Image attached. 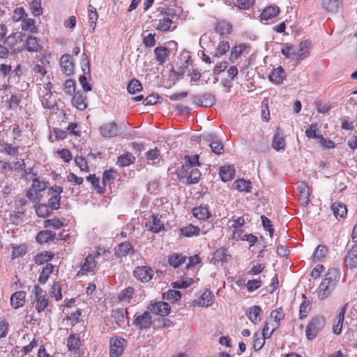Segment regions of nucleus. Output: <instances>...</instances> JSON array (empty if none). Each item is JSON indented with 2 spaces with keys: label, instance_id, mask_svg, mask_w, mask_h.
<instances>
[{
  "label": "nucleus",
  "instance_id": "1",
  "mask_svg": "<svg viewBox=\"0 0 357 357\" xmlns=\"http://www.w3.org/2000/svg\"><path fill=\"white\" fill-rule=\"evenodd\" d=\"M340 278V272L336 268H330L325 275V278L319 284L317 294L321 300L328 298L336 287Z\"/></svg>",
  "mask_w": 357,
  "mask_h": 357
},
{
  "label": "nucleus",
  "instance_id": "2",
  "mask_svg": "<svg viewBox=\"0 0 357 357\" xmlns=\"http://www.w3.org/2000/svg\"><path fill=\"white\" fill-rule=\"evenodd\" d=\"M326 325V320L323 316L314 317L308 323L305 330V335L308 340H314L323 330Z\"/></svg>",
  "mask_w": 357,
  "mask_h": 357
},
{
  "label": "nucleus",
  "instance_id": "3",
  "mask_svg": "<svg viewBox=\"0 0 357 357\" xmlns=\"http://www.w3.org/2000/svg\"><path fill=\"white\" fill-rule=\"evenodd\" d=\"M33 300L36 302V310L38 312H41L45 310L48 305V298L46 292L38 285L34 287Z\"/></svg>",
  "mask_w": 357,
  "mask_h": 357
},
{
  "label": "nucleus",
  "instance_id": "4",
  "mask_svg": "<svg viewBox=\"0 0 357 357\" xmlns=\"http://www.w3.org/2000/svg\"><path fill=\"white\" fill-rule=\"evenodd\" d=\"M23 36L21 31H17L8 36L5 41L13 52H21L24 48Z\"/></svg>",
  "mask_w": 357,
  "mask_h": 357
},
{
  "label": "nucleus",
  "instance_id": "5",
  "mask_svg": "<svg viewBox=\"0 0 357 357\" xmlns=\"http://www.w3.org/2000/svg\"><path fill=\"white\" fill-rule=\"evenodd\" d=\"M134 317L133 325L139 330L147 329L153 323L152 317L147 311L143 313H136Z\"/></svg>",
  "mask_w": 357,
  "mask_h": 357
},
{
  "label": "nucleus",
  "instance_id": "6",
  "mask_svg": "<svg viewBox=\"0 0 357 357\" xmlns=\"http://www.w3.org/2000/svg\"><path fill=\"white\" fill-rule=\"evenodd\" d=\"M100 255V252H97L96 255H89L81 266L80 271L77 273L78 276H82L88 273H92L96 266L95 258Z\"/></svg>",
  "mask_w": 357,
  "mask_h": 357
},
{
  "label": "nucleus",
  "instance_id": "7",
  "mask_svg": "<svg viewBox=\"0 0 357 357\" xmlns=\"http://www.w3.org/2000/svg\"><path fill=\"white\" fill-rule=\"evenodd\" d=\"M100 133L104 137H114L120 134V130L116 123L109 122L100 126Z\"/></svg>",
  "mask_w": 357,
  "mask_h": 357
},
{
  "label": "nucleus",
  "instance_id": "8",
  "mask_svg": "<svg viewBox=\"0 0 357 357\" xmlns=\"http://www.w3.org/2000/svg\"><path fill=\"white\" fill-rule=\"evenodd\" d=\"M51 89L52 84L48 82L43 87H40L39 90V96L43 98V105L45 108H51L54 104V102L50 100L52 98Z\"/></svg>",
  "mask_w": 357,
  "mask_h": 357
},
{
  "label": "nucleus",
  "instance_id": "9",
  "mask_svg": "<svg viewBox=\"0 0 357 357\" xmlns=\"http://www.w3.org/2000/svg\"><path fill=\"white\" fill-rule=\"evenodd\" d=\"M134 275L142 282H149L153 275V271L149 266H138L134 271Z\"/></svg>",
  "mask_w": 357,
  "mask_h": 357
},
{
  "label": "nucleus",
  "instance_id": "10",
  "mask_svg": "<svg viewBox=\"0 0 357 357\" xmlns=\"http://www.w3.org/2000/svg\"><path fill=\"white\" fill-rule=\"evenodd\" d=\"M125 340L123 338L111 339L109 355L111 357H119L124 350Z\"/></svg>",
  "mask_w": 357,
  "mask_h": 357
},
{
  "label": "nucleus",
  "instance_id": "11",
  "mask_svg": "<svg viewBox=\"0 0 357 357\" xmlns=\"http://www.w3.org/2000/svg\"><path fill=\"white\" fill-rule=\"evenodd\" d=\"M60 65L63 73L70 76L74 73V64L69 54H64L60 59Z\"/></svg>",
  "mask_w": 357,
  "mask_h": 357
},
{
  "label": "nucleus",
  "instance_id": "12",
  "mask_svg": "<svg viewBox=\"0 0 357 357\" xmlns=\"http://www.w3.org/2000/svg\"><path fill=\"white\" fill-rule=\"evenodd\" d=\"M151 312L160 316H165L169 313L170 306L166 302H155L150 306Z\"/></svg>",
  "mask_w": 357,
  "mask_h": 357
},
{
  "label": "nucleus",
  "instance_id": "13",
  "mask_svg": "<svg viewBox=\"0 0 357 357\" xmlns=\"http://www.w3.org/2000/svg\"><path fill=\"white\" fill-rule=\"evenodd\" d=\"M298 190L299 192V202L302 206H307L310 202V189L308 185L301 182L298 184Z\"/></svg>",
  "mask_w": 357,
  "mask_h": 357
},
{
  "label": "nucleus",
  "instance_id": "14",
  "mask_svg": "<svg viewBox=\"0 0 357 357\" xmlns=\"http://www.w3.org/2000/svg\"><path fill=\"white\" fill-rule=\"evenodd\" d=\"M146 227L149 231L158 233L164 229V224L156 215H152L146 222Z\"/></svg>",
  "mask_w": 357,
  "mask_h": 357
},
{
  "label": "nucleus",
  "instance_id": "15",
  "mask_svg": "<svg viewBox=\"0 0 357 357\" xmlns=\"http://www.w3.org/2000/svg\"><path fill=\"white\" fill-rule=\"evenodd\" d=\"M311 43L309 40H304L300 43L298 47L296 48V61H301L308 56Z\"/></svg>",
  "mask_w": 357,
  "mask_h": 357
},
{
  "label": "nucleus",
  "instance_id": "16",
  "mask_svg": "<svg viewBox=\"0 0 357 357\" xmlns=\"http://www.w3.org/2000/svg\"><path fill=\"white\" fill-rule=\"evenodd\" d=\"M214 301L213 292L208 289L204 290L201 296L197 301V305L200 307L211 306Z\"/></svg>",
  "mask_w": 357,
  "mask_h": 357
},
{
  "label": "nucleus",
  "instance_id": "17",
  "mask_svg": "<svg viewBox=\"0 0 357 357\" xmlns=\"http://www.w3.org/2000/svg\"><path fill=\"white\" fill-rule=\"evenodd\" d=\"M73 105L82 111L87 107L86 96L81 91H77L72 98Z\"/></svg>",
  "mask_w": 357,
  "mask_h": 357
},
{
  "label": "nucleus",
  "instance_id": "18",
  "mask_svg": "<svg viewBox=\"0 0 357 357\" xmlns=\"http://www.w3.org/2000/svg\"><path fill=\"white\" fill-rule=\"evenodd\" d=\"M26 293L24 291H19L14 293L10 298V305L15 309L22 307L25 303Z\"/></svg>",
  "mask_w": 357,
  "mask_h": 357
},
{
  "label": "nucleus",
  "instance_id": "19",
  "mask_svg": "<svg viewBox=\"0 0 357 357\" xmlns=\"http://www.w3.org/2000/svg\"><path fill=\"white\" fill-rule=\"evenodd\" d=\"M134 249L132 245L128 241L119 244L115 248V255L118 257H125L129 254H133Z\"/></svg>",
  "mask_w": 357,
  "mask_h": 357
},
{
  "label": "nucleus",
  "instance_id": "20",
  "mask_svg": "<svg viewBox=\"0 0 357 357\" xmlns=\"http://www.w3.org/2000/svg\"><path fill=\"white\" fill-rule=\"evenodd\" d=\"M172 20L167 16H163L162 18L158 20V24H155L157 30L160 31H172L176 28V26H172Z\"/></svg>",
  "mask_w": 357,
  "mask_h": 357
},
{
  "label": "nucleus",
  "instance_id": "21",
  "mask_svg": "<svg viewBox=\"0 0 357 357\" xmlns=\"http://www.w3.org/2000/svg\"><path fill=\"white\" fill-rule=\"evenodd\" d=\"M280 12L279 7L271 6L264 9L259 16L261 21H268L276 17Z\"/></svg>",
  "mask_w": 357,
  "mask_h": 357
},
{
  "label": "nucleus",
  "instance_id": "22",
  "mask_svg": "<svg viewBox=\"0 0 357 357\" xmlns=\"http://www.w3.org/2000/svg\"><path fill=\"white\" fill-rule=\"evenodd\" d=\"M63 188L60 186H55V195H53L48 201V206L52 210H57L60 207L61 196Z\"/></svg>",
  "mask_w": 357,
  "mask_h": 357
},
{
  "label": "nucleus",
  "instance_id": "23",
  "mask_svg": "<svg viewBox=\"0 0 357 357\" xmlns=\"http://www.w3.org/2000/svg\"><path fill=\"white\" fill-rule=\"evenodd\" d=\"M286 77L285 72L281 66L275 68L269 75V80L275 84H280Z\"/></svg>",
  "mask_w": 357,
  "mask_h": 357
},
{
  "label": "nucleus",
  "instance_id": "24",
  "mask_svg": "<svg viewBox=\"0 0 357 357\" xmlns=\"http://www.w3.org/2000/svg\"><path fill=\"white\" fill-rule=\"evenodd\" d=\"M331 209L337 219L344 218L347 214V208L344 204L334 202L331 205Z\"/></svg>",
  "mask_w": 357,
  "mask_h": 357
},
{
  "label": "nucleus",
  "instance_id": "25",
  "mask_svg": "<svg viewBox=\"0 0 357 357\" xmlns=\"http://www.w3.org/2000/svg\"><path fill=\"white\" fill-rule=\"evenodd\" d=\"M261 312L262 310L261 307L255 305L250 307L247 310L246 315L254 324H257L261 320Z\"/></svg>",
  "mask_w": 357,
  "mask_h": 357
},
{
  "label": "nucleus",
  "instance_id": "26",
  "mask_svg": "<svg viewBox=\"0 0 357 357\" xmlns=\"http://www.w3.org/2000/svg\"><path fill=\"white\" fill-rule=\"evenodd\" d=\"M24 43L27 51L31 52H38L42 49L41 45L39 44V40L35 36H29Z\"/></svg>",
  "mask_w": 357,
  "mask_h": 357
},
{
  "label": "nucleus",
  "instance_id": "27",
  "mask_svg": "<svg viewBox=\"0 0 357 357\" xmlns=\"http://www.w3.org/2000/svg\"><path fill=\"white\" fill-rule=\"evenodd\" d=\"M347 304H346L340 311L337 317V323L334 324L333 326V332L335 335H339L342 328V324L344 319V314L346 312V307Z\"/></svg>",
  "mask_w": 357,
  "mask_h": 357
},
{
  "label": "nucleus",
  "instance_id": "28",
  "mask_svg": "<svg viewBox=\"0 0 357 357\" xmlns=\"http://www.w3.org/2000/svg\"><path fill=\"white\" fill-rule=\"evenodd\" d=\"M346 264L350 268L357 266V245H354L348 251L345 259Z\"/></svg>",
  "mask_w": 357,
  "mask_h": 357
},
{
  "label": "nucleus",
  "instance_id": "29",
  "mask_svg": "<svg viewBox=\"0 0 357 357\" xmlns=\"http://www.w3.org/2000/svg\"><path fill=\"white\" fill-rule=\"evenodd\" d=\"M234 174L235 169L230 165L223 166L220 169V176L224 182L231 181Z\"/></svg>",
  "mask_w": 357,
  "mask_h": 357
},
{
  "label": "nucleus",
  "instance_id": "30",
  "mask_svg": "<svg viewBox=\"0 0 357 357\" xmlns=\"http://www.w3.org/2000/svg\"><path fill=\"white\" fill-rule=\"evenodd\" d=\"M195 101L199 106L208 107L214 103L215 99L213 96L205 93L202 96L196 97Z\"/></svg>",
  "mask_w": 357,
  "mask_h": 357
},
{
  "label": "nucleus",
  "instance_id": "31",
  "mask_svg": "<svg viewBox=\"0 0 357 357\" xmlns=\"http://www.w3.org/2000/svg\"><path fill=\"white\" fill-rule=\"evenodd\" d=\"M156 60L160 65H162L166 62L167 57L168 56L169 51L165 47H157L154 50Z\"/></svg>",
  "mask_w": 357,
  "mask_h": 357
},
{
  "label": "nucleus",
  "instance_id": "32",
  "mask_svg": "<svg viewBox=\"0 0 357 357\" xmlns=\"http://www.w3.org/2000/svg\"><path fill=\"white\" fill-rule=\"evenodd\" d=\"M84 75H81L79 78V82L82 85L84 91H89L91 90V85L87 82L86 74H89V63L86 62V65L82 67Z\"/></svg>",
  "mask_w": 357,
  "mask_h": 357
},
{
  "label": "nucleus",
  "instance_id": "33",
  "mask_svg": "<svg viewBox=\"0 0 357 357\" xmlns=\"http://www.w3.org/2000/svg\"><path fill=\"white\" fill-rule=\"evenodd\" d=\"M280 326V324L269 319L265 324L263 328V336L265 337H270L275 330Z\"/></svg>",
  "mask_w": 357,
  "mask_h": 357
},
{
  "label": "nucleus",
  "instance_id": "34",
  "mask_svg": "<svg viewBox=\"0 0 357 357\" xmlns=\"http://www.w3.org/2000/svg\"><path fill=\"white\" fill-rule=\"evenodd\" d=\"M193 215L199 220L208 219L211 214L208 208L206 206H199L194 208L192 211Z\"/></svg>",
  "mask_w": 357,
  "mask_h": 357
},
{
  "label": "nucleus",
  "instance_id": "35",
  "mask_svg": "<svg viewBox=\"0 0 357 357\" xmlns=\"http://www.w3.org/2000/svg\"><path fill=\"white\" fill-rule=\"evenodd\" d=\"M340 5V0H324L322 3L323 8L331 13H337Z\"/></svg>",
  "mask_w": 357,
  "mask_h": 357
},
{
  "label": "nucleus",
  "instance_id": "36",
  "mask_svg": "<svg viewBox=\"0 0 357 357\" xmlns=\"http://www.w3.org/2000/svg\"><path fill=\"white\" fill-rule=\"evenodd\" d=\"M55 237V234L50 230H43L40 231L36 236V241L40 243H47L52 241Z\"/></svg>",
  "mask_w": 357,
  "mask_h": 357
},
{
  "label": "nucleus",
  "instance_id": "37",
  "mask_svg": "<svg viewBox=\"0 0 357 357\" xmlns=\"http://www.w3.org/2000/svg\"><path fill=\"white\" fill-rule=\"evenodd\" d=\"M286 142L283 137V135L280 132H277L273 137V147L276 151L283 150L285 148Z\"/></svg>",
  "mask_w": 357,
  "mask_h": 357
},
{
  "label": "nucleus",
  "instance_id": "38",
  "mask_svg": "<svg viewBox=\"0 0 357 357\" xmlns=\"http://www.w3.org/2000/svg\"><path fill=\"white\" fill-rule=\"evenodd\" d=\"M54 266L51 264H47V265L43 268L39 275V282L40 284H45L48 280L51 273H52Z\"/></svg>",
  "mask_w": 357,
  "mask_h": 357
},
{
  "label": "nucleus",
  "instance_id": "39",
  "mask_svg": "<svg viewBox=\"0 0 357 357\" xmlns=\"http://www.w3.org/2000/svg\"><path fill=\"white\" fill-rule=\"evenodd\" d=\"M135 160V156L130 153H126L118 158V165L121 167H127L133 163Z\"/></svg>",
  "mask_w": 357,
  "mask_h": 357
},
{
  "label": "nucleus",
  "instance_id": "40",
  "mask_svg": "<svg viewBox=\"0 0 357 357\" xmlns=\"http://www.w3.org/2000/svg\"><path fill=\"white\" fill-rule=\"evenodd\" d=\"M281 53L287 58L296 60V47L293 45L284 44L281 50Z\"/></svg>",
  "mask_w": 357,
  "mask_h": 357
},
{
  "label": "nucleus",
  "instance_id": "41",
  "mask_svg": "<svg viewBox=\"0 0 357 357\" xmlns=\"http://www.w3.org/2000/svg\"><path fill=\"white\" fill-rule=\"evenodd\" d=\"M199 228L192 225H189L188 226L184 227L181 229L182 235L187 237L198 236L199 234Z\"/></svg>",
  "mask_w": 357,
  "mask_h": 357
},
{
  "label": "nucleus",
  "instance_id": "42",
  "mask_svg": "<svg viewBox=\"0 0 357 357\" xmlns=\"http://www.w3.org/2000/svg\"><path fill=\"white\" fill-rule=\"evenodd\" d=\"M88 17L89 21V25L93 30L95 29L96 21L98 18V12L93 6L89 5L88 6Z\"/></svg>",
  "mask_w": 357,
  "mask_h": 357
},
{
  "label": "nucleus",
  "instance_id": "43",
  "mask_svg": "<svg viewBox=\"0 0 357 357\" xmlns=\"http://www.w3.org/2000/svg\"><path fill=\"white\" fill-rule=\"evenodd\" d=\"M234 187L240 192H248L251 189V183L244 179H238L234 183Z\"/></svg>",
  "mask_w": 357,
  "mask_h": 357
},
{
  "label": "nucleus",
  "instance_id": "44",
  "mask_svg": "<svg viewBox=\"0 0 357 357\" xmlns=\"http://www.w3.org/2000/svg\"><path fill=\"white\" fill-rule=\"evenodd\" d=\"M231 227L234 229L233 231L234 238L238 240L241 230L239 229L244 225V218L243 217H238V218L231 221Z\"/></svg>",
  "mask_w": 357,
  "mask_h": 357
},
{
  "label": "nucleus",
  "instance_id": "45",
  "mask_svg": "<svg viewBox=\"0 0 357 357\" xmlns=\"http://www.w3.org/2000/svg\"><path fill=\"white\" fill-rule=\"evenodd\" d=\"M327 253L328 249L326 246L324 245H319V246H317L313 254V261H321L323 258H324L326 256Z\"/></svg>",
  "mask_w": 357,
  "mask_h": 357
},
{
  "label": "nucleus",
  "instance_id": "46",
  "mask_svg": "<svg viewBox=\"0 0 357 357\" xmlns=\"http://www.w3.org/2000/svg\"><path fill=\"white\" fill-rule=\"evenodd\" d=\"M67 346L70 351L78 349L80 346V339L79 335H70L68 338Z\"/></svg>",
  "mask_w": 357,
  "mask_h": 357
},
{
  "label": "nucleus",
  "instance_id": "47",
  "mask_svg": "<svg viewBox=\"0 0 357 357\" xmlns=\"http://www.w3.org/2000/svg\"><path fill=\"white\" fill-rule=\"evenodd\" d=\"M231 28V25L224 20L218 22L215 25L216 31L222 35L230 33Z\"/></svg>",
  "mask_w": 357,
  "mask_h": 357
},
{
  "label": "nucleus",
  "instance_id": "48",
  "mask_svg": "<svg viewBox=\"0 0 357 357\" xmlns=\"http://www.w3.org/2000/svg\"><path fill=\"white\" fill-rule=\"evenodd\" d=\"M21 26L24 31H29L31 33H36L37 31V29L35 26V20L31 18H24L22 20Z\"/></svg>",
  "mask_w": 357,
  "mask_h": 357
},
{
  "label": "nucleus",
  "instance_id": "49",
  "mask_svg": "<svg viewBox=\"0 0 357 357\" xmlns=\"http://www.w3.org/2000/svg\"><path fill=\"white\" fill-rule=\"evenodd\" d=\"M228 257L229 256L227 255V250L224 248H220L213 253V259L214 260V264L218 261L225 262L227 261Z\"/></svg>",
  "mask_w": 357,
  "mask_h": 357
},
{
  "label": "nucleus",
  "instance_id": "50",
  "mask_svg": "<svg viewBox=\"0 0 357 357\" xmlns=\"http://www.w3.org/2000/svg\"><path fill=\"white\" fill-rule=\"evenodd\" d=\"M185 166L188 168L187 171L190 169V168H193L196 167H199L200 163L199 162V155H185Z\"/></svg>",
  "mask_w": 357,
  "mask_h": 357
},
{
  "label": "nucleus",
  "instance_id": "51",
  "mask_svg": "<svg viewBox=\"0 0 357 357\" xmlns=\"http://www.w3.org/2000/svg\"><path fill=\"white\" fill-rule=\"evenodd\" d=\"M267 337L263 336L261 334L256 333L253 336V347L256 351L260 350L265 343V340Z\"/></svg>",
  "mask_w": 357,
  "mask_h": 357
},
{
  "label": "nucleus",
  "instance_id": "52",
  "mask_svg": "<svg viewBox=\"0 0 357 357\" xmlns=\"http://www.w3.org/2000/svg\"><path fill=\"white\" fill-rule=\"evenodd\" d=\"M127 89L130 93L135 94L142 90V86L138 79H133L129 82Z\"/></svg>",
  "mask_w": 357,
  "mask_h": 357
},
{
  "label": "nucleus",
  "instance_id": "53",
  "mask_svg": "<svg viewBox=\"0 0 357 357\" xmlns=\"http://www.w3.org/2000/svg\"><path fill=\"white\" fill-rule=\"evenodd\" d=\"M185 261V257L181 254H173L169 257V263L174 268L178 267Z\"/></svg>",
  "mask_w": 357,
  "mask_h": 357
},
{
  "label": "nucleus",
  "instance_id": "54",
  "mask_svg": "<svg viewBox=\"0 0 357 357\" xmlns=\"http://www.w3.org/2000/svg\"><path fill=\"white\" fill-rule=\"evenodd\" d=\"M193 282V280L190 278H186L181 280L172 282L174 289H185L190 287Z\"/></svg>",
  "mask_w": 357,
  "mask_h": 357
},
{
  "label": "nucleus",
  "instance_id": "55",
  "mask_svg": "<svg viewBox=\"0 0 357 357\" xmlns=\"http://www.w3.org/2000/svg\"><path fill=\"white\" fill-rule=\"evenodd\" d=\"M229 50V44L227 41H221L217 46L214 56L216 57H220L225 54Z\"/></svg>",
  "mask_w": 357,
  "mask_h": 357
},
{
  "label": "nucleus",
  "instance_id": "56",
  "mask_svg": "<svg viewBox=\"0 0 357 357\" xmlns=\"http://www.w3.org/2000/svg\"><path fill=\"white\" fill-rule=\"evenodd\" d=\"M13 248L12 258L16 259L22 257L26 252V248L24 245H11Z\"/></svg>",
  "mask_w": 357,
  "mask_h": 357
},
{
  "label": "nucleus",
  "instance_id": "57",
  "mask_svg": "<svg viewBox=\"0 0 357 357\" xmlns=\"http://www.w3.org/2000/svg\"><path fill=\"white\" fill-rule=\"evenodd\" d=\"M190 171L189 172L188 176V183H198L199 178H200V172L198 169L196 167L190 168Z\"/></svg>",
  "mask_w": 357,
  "mask_h": 357
},
{
  "label": "nucleus",
  "instance_id": "58",
  "mask_svg": "<svg viewBox=\"0 0 357 357\" xmlns=\"http://www.w3.org/2000/svg\"><path fill=\"white\" fill-rule=\"evenodd\" d=\"M50 294L51 296L54 297L56 301H59L62 298L61 288L58 282H54L50 289Z\"/></svg>",
  "mask_w": 357,
  "mask_h": 357
},
{
  "label": "nucleus",
  "instance_id": "59",
  "mask_svg": "<svg viewBox=\"0 0 357 357\" xmlns=\"http://www.w3.org/2000/svg\"><path fill=\"white\" fill-rule=\"evenodd\" d=\"M53 257V255L47 252L40 253L35 257V261L38 264L47 263Z\"/></svg>",
  "mask_w": 357,
  "mask_h": 357
},
{
  "label": "nucleus",
  "instance_id": "60",
  "mask_svg": "<svg viewBox=\"0 0 357 357\" xmlns=\"http://www.w3.org/2000/svg\"><path fill=\"white\" fill-rule=\"evenodd\" d=\"M134 294V289L128 287L123 290L119 294V298L122 301L130 302Z\"/></svg>",
  "mask_w": 357,
  "mask_h": 357
},
{
  "label": "nucleus",
  "instance_id": "61",
  "mask_svg": "<svg viewBox=\"0 0 357 357\" xmlns=\"http://www.w3.org/2000/svg\"><path fill=\"white\" fill-rule=\"evenodd\" d=\"M30 10L34 16H39L42 14L41 0H32L30 3Z\"/></svg>",
  "mask_w": 357,
  "mask_h": 357
},
{
  "label": "nucleus",
  "instance_id": "62",
  "mask_svg": "<svg viewBox=\"0 0 357 357\" xmlns=\"http://www.w3.org/2000/svg\"><path fill=\"white\" fill-rule=\"evenodd\" d=\"M164 298L171 302H176L181 298V294L178 290H169L164 294Z\"/></svg>",
  "mask_w": 357,
  "mask_h": 357
},
{
  "label": "nucleus",
  "instance_id": "63",
  "mask_svg": "<svg viewBox=\"0 0 357 357\" xmlns=\"http://www.w3.org/2000/svg\"><path fill=\"white\" fill-rule=\"evenodd\" d=\"M255 3V0H236L234 6L241 10H248Z\"/></svg>",
  "mask_w": 357,
  "mask_h": 357
},
{
  "label": "nucleus",
  "instance_id": "64",
  "mask_svg": "<svg viewBox=\"0 0 357 357\" xmlns=\"http://www.w3.org/2000/svg\"><path fill=\"white\" fill-rule=\"evenodd\" d=\"M319 130L317 123H312L305 130V135L308 138L319 139L321 135H318L317 132Z\"/></svg>",
  "mask_w": 357,
  "mask_h": 357
}]
</instances>
